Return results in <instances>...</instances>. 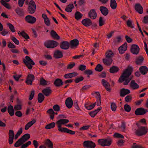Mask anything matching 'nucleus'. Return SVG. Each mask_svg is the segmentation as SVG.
<instances>
[{
    "label": "nucleus",
    "mask_w": 148,
    "mask_h": 148,
    "mask_svg": "<svg viewBox=\"0 0 148 148\" xmlns=\"http://www.w3.org/2000/svg\"><path fill=\"white\" fill-rule=\"evenodd\" d=\"M142 123L144 125L146 124V121L145 119H142L140 120V122L136 124L138 128V130H147L146 127L143 126H141V124Z\"/></svg>",
    "instance_id": "22"
},
{
    "label": "nucleus",
    "mask_w": 148,
    "mask_h": 148,
    "mask_svg": "<svg viewBox=\"0 0 148 148\" xmlns=\"http://www.w3.org/2000/svg\"><path fill=\"white\" fill-rule=\"evenodd\" d=\"M12 40L16 44L18 45L19 44V41L16 38L13 37L12 38Z\"/></svg>",
    "instance_id": "62"
},
{
    "label": "nucleus",
    "mask_w": 148,
    "mask_h": 148,
    "mask_svg": "<svg viewBox=\"0 0 148 148\" xmlns=\"http://www.w3.org/2000/svg\"><path fill=\"white\" fill-rule=\"evenodd\" d=\"M135 8L136 11L140 14H142L143 12V8L139 3H136L135 6Z\"/></svg>",
    "instance_id": "23"
},
{
    "label": "nucleus",
    "mask_w": 148,
    "mask_h": 148,
    "mask_svg": "<svg viewBox=\"0 0 148 148\" xmlns=\"http://www.w3.org/2000/svg\"><path fill=\"white\" fill-rule=\"evenodd\" d=\"M125 140L123 139H119L117 142V145L119 147H122L124 145Z\"/></svg>",
    "instance_id": "49"
},
{
    "label": "nucleus",
    "mask_w": 148,
    "mask_h": 148,
    "mask_svg": "<svg viewBox=\"0 0 148 148\" xmlns=\"http://www.w3.org/2000/svg\"><path fill=\"white\" fill-rule=\"evenodd\" d=\"M82 23L86 27H88L92 24L91 20L88 18H85L82 21Z\"/></svg>",
    "instance_id": "17"
},
{
    "label": "nucleus",
    "mask_w": 148,
    "mask_h": 148,
    "mask_svg": "<svg viewBox=\"0 0 148 148\" xmlns=\"http://www.w3.org/2000/svg\"><path fill=\"white\" fill-rule=\"evenodd\" d=\"M79 43V41L77 39H74L70 41V46L71 48H76Z\"/></svg>",
    "instance_id": "24"
},
{
    "label": "nucleus",
    "mask_w": 148,
    "mask_h": 148,
    "mask_svg": "<svg viewBox=\"0 0 148 148\" xmlns=\"http://www.w3.org/2000/svg\"><path fill=\"white\" fill-rule=\"evenodd\" d=\"M0 2L3 5L5 6L8 9L11 8V7L10 5L3 0H1L0 1Z\"/></svg>",
    "instance_id": "46"
},
{
    "label": "nucleus",
    "mask_w": 148,
    "mask_h": 148,
    "mask_svg": "<svg viewBox=\"0 0 148 148\" xmlns=\"http://www.w3.org/2000/svg\"><path fill=\"white\" fill-rule=\"evenodd\" d=\"M23 62L26 66L29 69H31L32 68V65L35 64V63L33 60L28 56H26L25 59L23 60Z\"/></svg>",
    "instance_id": "5"
},
{
    "label": "nucleus",
    "mask_w": 148,
    "mask_h": 148,
    "mask_svg": "<svg viewBox=\"0 0 148 148\" xmlns=\"http://www.w3.org/2000/svg\"><path fill=\"white\" fill-rule=\"evenodd\" d=\"M111 108L113 111H115L116 110V106L114 103H112L111 104Z\"/></svg>",
    "instance_id": "59"
},
{
    "label": "nucleus",
    "mask_w": 148,
    "mask_h": 148,
    "mask_svg": "<svg viewBox=\"0 0 148 148\" xmlns=\"http://www.w3.org/2000/svg\"><path fill=\"white\" fill-rule=\"evenodd\" d=\"M127 47V44L125 42L122 46L119 47L118 48V50L119 53L121 54H123L126 50Z\"/></svg>",
    "instance_id": "19"
},
{
    "label": "nucleus",
    "mask_w": 148,
    "mask_h": 148,
    "mask_svg": "<svg viewBox=\"0 0 148 148\" xmlns=\"http://www.w3.org/2000/svg\"><path fill=\"white\" fill-rule=\"evenodd\" d=\"M58 43L54 40H49L44 43V45L47 48H52L56 47Z\"/></svg>",
    "instance_id": "8"
},
{
    "label": "nucleus",
    "mask_w": 148,
    "mask_h": 148,
    "mask_svg": "<svg viewBox=\"0 0 148 148\" xmlns=\"http://www.w3.org/2000/svg\"><path fill=\"white\" fill-rule=\"evenodd\" d=\"M106 58L103 59V63L107 65H110L112 62V58L114 55V53L111 50H109L106 52Z\"/></svg>",
    "instance_id": "3"
},
{
    "label": "nucleus",
    "mask_w": 148,
    "mask_h": 148,
    "mask_svg": "<svg viewBox=\"0 0 148 148\" xmlns=\"http://www.w3.org/2000/svg\"><path fill=\"white\" fill-rule=\"evenodd\" d=\"M83 146L88 148H94L96 145L93 142L89 140L85 141L83 143Z\"/></svg>",
    "instance_id": "9"
},
{
    "label": "nucleus",
    "mask_w": 148,
    "mask_h": 148,
    "mask_svg": "<svg viewBox=\"0 0 148 148\" xmlns=\"http://www.w3.org/2000/svg\"><path fill=\"white\" fill-rule=\"evenodd\" d=\"M69 120L66 119H62L58 121L56 124L58 128V130H69L65 127H62V125L69 122Z\"/></svg>",
    "instance_id": "7"
},
{
    "label": "nucleus",
    "mask_w": 148,
    "mask_h": 148,
    "mask_svg": "<svg viewBox=\"0 0 148 148\" xmlns=\"http://www.w3.org/2000/svg\"><path fill=\"white\" fill-rule=\"evenodd\" d=\"M99 144L102 146H109L112 142V139L108 137L106 138L99 139L98 140Z\"/></svg>",
    "instance_id": "4"
},
{
    "label": "nucleus",
    "mask_w": 148,
    "mask_h": 148,
    "mask_svg": "<svg viewBox=\"0 0 148 148\" xmlns=\"http://www.w3.org/2000/svg\"><path fill=\"white\" fill-rule=\"evenodd\" d=\"M44 98L45 97L41 93L38 94V100L39 103H41L44 100Z\"/></svg>",
    "instance_id": "38"
},
{
    "label": "nucleus",
    "mask_w": 148,
    "mask_h": 148,
    "mask_svg": "<svg viewBox=\"0 0 148 148\" xmlns=\"http://www.w3.org/2000/svg\"><path fill=\"white\" fill-rule=\"evenodd\" d=\"M103 69V66L100 64H98L97 65L95 69L96 71L100 72Z\"/></svg>",
    "instance_id": "51"
},
{
    "label": "nucleus",
    "mask_w": 148,
    "mask_h": 148,
    "mask_svg": "<svg viewBox=\"0 0 148 148\" xmlns=\"http://www.w3.org/2000/svg\"><path fill=\"white\" fill-rule=\"evenodd\" d=\"M99 10L102 14L104 16H106L108 14L109 11L108 9L105 6H100L99 8Z\"/></svg>",
    "instance_id": "21"
},
{
    "label": "nucleus",
    "mask_w": 148,
    "mask_h": 148,
    "mask_svg": "<svg viewBox=\"0 0 148 148\" xmlns=\"http://www.w3.org/2000/svg\"><path fill=\"white\" fill-rule=\"evenodd\" d=\"M54 110L56 111H59L60 110V107L59 105L56 104L54 105L53 107Z\"/></svg>",
    "instance_id": "61"
},
{
    "label": "nucleus",
    "mask_w": 148,
    "mask_h": 148,
    "mask_svg": "<svg viewBox=\"0 0 148 148\" xmlns=\"http://www.w3.org/2000/svg\"><path fill=\"white\" fill-rule=\"evenodd\" d=\"M54 56L56 58H61L62 57L63 54L62 52L59 50H57L54 52Z\"/></svg>",
    "instance_id": "31"
},
{
    "label": "nucleus",
    "mask_w": 148,
    "mask_h": 148,
    "mask_svg": "<svg viewBox=\"0 0 148 148\" xmlns=\"http://www.w3.org/2000/svg\"><path fill=\"white\" fill-rule=\"evenodd\" d=\"M147 132V130H136L135 134L138 136L145 135Z\"/></svg>",
    "instance_id": "26"
},
{
    "label": "nucleus",
    "mask_w": 148,
    "mask_h": 148,
    "mask_svg": "<svg viewBox=\"0 0 148 148\" xmlns=\"http://www.w3.org/2000/svg\"><path fill=\"white\" fill-rule=\"evenodd\" d=\"M20 34L21 36L26 40L29 38V36L25 32H21Z\"/></svg>",
    "instance_id": "54"
},
{
    "label": "nucleus",
    "mask_w": 148,
    "mask_h": 148,
    "mask_svg": "<svg viewBox=\"0 0 148 148\" xmlns=\"http://www.w3.org/2000/svg\"><path fill=\"white\" fill-rule=\"evenodd\" d=\"M132 148H145L141 145H137L136 143H133L131 147Z\"/></svg>",
    "instance_id": "52"
},
{
    "label": "nucleus",
    "mask_w": 148,
    "mask_h": 148,
    "mask_svg": "<svg viewBox=\"0 0 148 148\" xmlns=\"http://www.w3.org/2000/svg\"><path fill=\"white\" fill-rule=\"evenodd\" d=\"M65 104L68 108H71L73 105V101L71 97H68L66 99L65 101Z\"/></svg>",
    "instance_id": "18"
},
{
    "label": "nucleus",
    "mask_w": 148,
    "mask_h": 148,
    "mask_svg": "<svg viewBox=\"0 0 148 148\" xmlns=\"http://www.w3.org/2000/svg\"><path fill=\"white\" fill-rule=\"evenodd\" d=\"M140 73L143 75L146 74L148 71L147 67L145 66H142L139 68Z\"/></svg>",
    "instance_id": "27"
},
{
    "label": "nucleus",
    "mask_w": 148,
    "mask_h": 148,
    "mask_svg": "<svg viewBox=\"0 0 148 148\" xmlns=\"http://www.w3.org/2000/svg\"><path fill=\"white\" fill-rule=\"evenodd\" d=\"M40 84L42 85H45L47 84V81L43 78H41L40 79Z\"/></svg>",
    "instance_id": "63"
},
{
    "label": "nucleus",
    "mask_w": 148,
    "mask_h": 148,
    "mask_svg": "<svg viewBox=\"0 0 148 148\" xmlns=\"http://www.w3.org/2000/svg\"><path fill=\"white\" fill-rule=\"evenodd\" d=\"M110 5L111 8L113 10L116 8V3L115 0H111Z\"/></svg>",
    "instance_id": "41"
},
{
    "label": "nucleus",
    "mask_w": 148,
    "mask_h": 148,
    "mask_svg": "<svg viewBox=\"0 0 148 148\" xmlns=\"http://www.w3.org/2000/svg\"><path fill=\"white\" fill-rule=\"evenodd\" d=\"M119 68L116 66H113L110 69V73H117L119 70Z\"/></svg>",
    "instance_id": "39"
},
{
    "label": "nucleus",
    "mask_w": 148,
    "mask_h": 148,
    "mask_svg": "<svg viewBox=\"0 0 148 148\" xmlns=\"http://www.w3.org/2000/svg\"><path fill=\"white\" fill-rule=\"evenodd\" d=\"M52 90L49 87L45 88L42 90V93L46 96H48L51 93Z\"/></svg>",
    "instance_id": "33"
},
{
    "label": "nucleus",
    "mask_w": 148,
    "mask_h": 148,
    "mask_svg": "<svg viewBox=\"0 0 148 148\" xmlns=\"http://www.w3.org/2000/svg\"><path fill=\"white\" fill-rule=\"evenodd\" d=\"M86 69V66L84 65H80L79 67V69L81 71H83L84 70Z\"/></svg>",
    "instance_id": "64"
},
{
    "label": "nucleus",
    "mask_w": 148,
    "mask_h": 148,
    "mask_svg": "<svg viewBox=\"0 0 148 148\" xmlns=\"http://www.w3.org/2000/svg\"><path fill=\"white\" fill-rule=\"evenodd\" d=\"M97 95L96 98H97V105L98 106H99L101 105V96L99 92H96Z\"/></svg>",
    "instance_id": "42"
},
{
    "label": "nucleus",
    "mask_w": 148,
    "mask_h": 148,
    "mask_svg": "<svg viewBox=\"0 0 148 148\" xmlns=\"http://www.w3.org/2000/svg\"><path fill=\"white\" fill-rule=\"evenodd\" d=\"M60 132L62 133H66L69 134H75V132L72 130H59Z\"/></svg>",
    "instance_id": "47"
},
{
    "label": "nucleus",
    "mask_w": 148,
    "mask_h": 148,
    "mask_svg": "<svg viewBox=\"0 0 148 148\" xmlns=\"http://www.w3.org/2000/svg\"><path fill=\"white\" fill-rule=\"evenodd\" d=\"M83 16V15L79 12H76L75 14V18L77 20L80 19Z\"/></svg>",
    "instance_id": "43"
},
{
    "label": "nucleus",
    "mask_w": 148,
    "mask_h": 148,
    "mask_svg": "<svg viewBox=\"0 0 148 148\" xmlns=\"http://www.w3.org/2000/svg\"><path fill=\"white\" fill-rule=\"evenodd\" d=\"M144 60V58L142 56L138 57L136 59V61L137 64L141 65Z\"/></svg>",
    "instance_id": "36"
},
{
    "label": "nucleus",
    "mask_w": 148,
    "mask_h": 148,
    "mask_svg": "<svg viewBox=\"0 0 148 148\" xmlns=\"http://www.w3.org/2000/svg\"><path fill=\"white\" fill-rule=\"evenodd\" d=\"M55 126V123L54 122L47 125L45 127L46 129H49L53 128Z\"/></svg>",
    "instance_id": "48"
},
{
    "label": "nucleus",
    "mask_w": 148,
    "mask_h": 148,
    "mask_svg": "<svg viewBox=\"0 0 148 148\" xmlns=\"http://www.w3.org/2000/svg\"><path fill=\"white\" fill-rule=\"evenodd\" d=\"M84 79V77L82 76H79L77 77L75 80V81L76 83H77L80 81H82Z\"/></svg>",
    "instance_id": "56"
},
{
    "label": "nucleus",
    "mask_w": 148,
    "mask_h": 148,
    "mask_svg": "<svg viewBox=\"0 0 148 148\" xmlns=\"http://www.w3.org/2000/svg\"><path fill=\"white\" fill-rule=\"evenodd\" d=\"M23 130H18L14 137L15 139H16L22 132Z\"/></svg>",
    "instance_id": "60"
},
{
    "label": "nucleus",
    "mask_w": 148,
    "mask_h": 148,
    "mask_svg": "<svg viewBox=\"0 0 148 148\" xmlns=\"http://www.w3.org/2000/svg\"><path fill=\"white\" fill-rule=\"evenodd\" d=\"M113 136L114 137L116 138H124V136L121 134L115 133L114 134Z\"/></svg>",
    "instance_id": "55"
},
{
    "label": "nucleus",
    "mask_w": 148,
    "mask_h": 148,
    "mask_svg": "<svg viewBox=\"0 0 148 148\" xmlns=\"http://www.w3.org/2000/svg\"><path fill=\"white\" fill-rule=\"evenodd\" d=\"M148 111L142 108H137L135 111V114L137 115H143L145 114Z\"/></svg>",
    "instance_id": "10"
},
{
    "label": "nucleus",
    "mask_w": 148,
    "mask_h": 148,
    "mask_svg": "<svg viewBox=\"0 0 148 148\" xmlns=\"http://www.w3.org/2000/svg\"><path fill=\"white\" fill-rule=\"evenodd\" d=\"M101 83L103 86L105 87L108 91H110V89L109 88L110 84L105 79H103L102 80Z\"/></svg>",
    "instance_id": "32"
},
{
    "label": "nucleus",
    "mask_w": 148,
    "mask_h": 148,
    "mask_svg": "<svg viewBox=\"0 0 148 148\" xmlns=\"http://www.w3.org/2000/svg\"><path fill=\"white\" fill-rule=\"evenodd\" d=\"M96 103H94L93 104L90 105L88 106L87 104H86L85 105V108L88 110H89L92 109L95 106Z\"/></svg>",
    "instance_id": "50"
},
{
    "label": "nucleus",
    "mask_w": 148,
    "mask_h": 148,
    "mask_svg": "<svg viewBox=\"0 0 148 148\" xmlns=\"http://www.w3.org/2000/svg\"><path fill=\"white\" fill-rule=\"evenodd\" d=\"M130 86L134 90L137 89L139 87V86L134 80H132L130 83Z\"/></svg>",
    "instance_id": "28"
},
{
    "label": "nucleus",
    "mask_w": 148,
    "mask_h": 148,
    "mask_svg": "<svg viewBox=\"0 0 148 148\" xmlns=\"http://www.w3.org/2000/svg\"><path fill=\"white\" fill-rule=\"evenodd\" d=\"M140 48L137 45H133L131 49V51L133 54L134 55H137L139 51Z\"/></svg>",
    "instance_id": "11"
},
{
    "label": "nucleus",
    "mask_w": 148,
    "mask_h": 148,
    "mask_svg": "<svg viewBox=\"0 0 148 148\" xmlns=\"http://www.w3.org/2000/svg\"><path fill=\"white\" fill-rule=\"evenodd\" d=\"M30 138V135L29 134H26L22 136L14 144V146L18 147L23 144Z\"/></svg>",
    "instance_id": "2"
},
{
    "label": "nucleus",
    "mask_w": 148,
    "mask_h": 148,
    "mask_svg": "<svg viewBox=\"0 0 148 148\" xmlns=\"http://www.w3.org/2000/svg\"><path fill=\"white\" fill-rule=\"evenodd\" d=\"M9 29L11 31L13 32H14L15 31L14 26L11 23H8L7 24Z\"/></svg>",
    "instance_id": "58"
},
{
    "label": "nucleus",
    "mask_w": 148,
    "mask_h": 148,
    "mask_svg": "<svg viewBox=\"0 0 148 148\" xmlns=\"http://www.w3.org/2000/svg\"><path fill=\"white\" fill-rule=\"evenodd\" d=\"M101 110L100 108H98L97 109L93 111L90 112L89 113L90 115L92 117H94L97 114V113Z\"/></svg>",
    "instance_id": "40"
},
{
    "label": "nucleus",
    "mask_w": 148,
    "mask_h": 148,
    "mask_svg": "<svg viewBox=\"0 0 148 148\" xmlns=\"http://www.w3.org/2000/svg\"><path fill=\"white\" fill-rule=\"evenodd\" d=\"M88 16L91 19H94L97 16V14L94 9L91 10L88 13Z\"/></svg>",
    "instance_id": "13"
},
{
    "label": "nucleus",
    "mask_w": 148,
    "mask_h": 148,
    "mask_svg": "<svg viewBox=\"0 0 148 148\" xmlns=\"http://www.w3.org/2000/svg\"><path fill=\"white\" fill-rule=\"evenodd\" d=\"M25 20L28 23L33 24L36 22V20L34 17L30 15H28L25 17Z\"/></svg>",
    "instance_id": "12"
},
{
    "label": "nucleus",
    "mask_w": 148,
    "mask_h": 148,
    "mask_svg": "<svg viewBox=\"0 0 148 148\" xmlns=\"http://www.w3.org/2000/svg\"><path fill=\"white\" fill-rule=\"evenodd\" d=\"M124 108L125 111L127 112H129L131 110V107L130 106L127 104H125Z\"/></svg>",
    "instance_id": "57"
},
{
    "label": "nucleus",
    "mask_w": 148,
    "mask_h": 148,
    "mask_svg": "<svg viewBox=\"0 0 148 148\" xmlns=\"http://www.w3.org/2000/svg\"><path fill=\"white\" fill-rule=\"evenodd\" d=\"M35 120L33 119L27 123L25 126V130H28L31 126L35 122Z\"/></svg>",
    "instance_id": "44"
},
{
    "label": "nucleus",
    "mask_w": 148,
    "mask_h": 148,
    "mask_svg": "<svg viewBox=\"0 0 148 148\" xmlns=\"http://www.w3.org/2000/svg\"><path fill=\"white\" fill-rule=\"evenodd\" d=\"M8 112L11 116H13L14 114V110L13 107L11 105L9 106L8 108Z\"/></svg>",
    "instance_id": "34"
},
{
    "label": "nucleus",
    "mask_w": 148,
    "mask_h": 148,
    "mask_svg": "<svg viewBox=\"0 0 148 148\" xmlns=\"http://www.w3.org/2000/svg\"><path fill=\"white\" fill-rule=\"evenodd\" d=\"M50 34L52 37L54 39H59L60 37L57 34L56 32L53 30H51L50 32Z\"/></svg>",
    "instance_id": "37"
},
{
    "label": "nucleus",
    "mask_w": 148,
    "mask_h": 148,
    "mask_svg": "<svg viewBox=\"0 0 148 148\" xmlns=\"http://www.w3.org/2000/svg\"><path fill=\"white\" fill-rule=\"evenodd\" d=\"M54 84L57 87H60L63 85V82L61 79L57 78L55 80Z\"/></svg>",
    "instance_id": "30"
},
{
    "label": "nucleus",
    "mask_w": 148,
    "mask_h": 148,
    "mask_svg": "<svg viewBox=\"0 0 148 148\" xmlns=\"http://www.w3.org/2000/svg\"><path fill=\"white\" fill-rule=\"evenodd\" d=\"M74 7L73 4H70L68 5L65 8V10L67 12H70L72 11V9Z\"/></svg>",
    "instance_id": "45"
},
{
    "label": "nucleus",
    "mask_w": 148,
    "mask_h": 148,
    "mask_svg": "<svg viewBox=\"0 0 148 148\" xmlns=\"http://www.w3.org/2000/svg\"><path fill=\"white\" fill-rule=\"evenodd\" d=\"M31 142L30 141H29L25 143V144H23L21 145V148H25L27 147L29 145L31 144Z\"/></svg>",
    "instance_id": "53"
},
{
    "label": "nucleus",
    "mask_w": 148,
    "mask_h": 148,
    "mask_svg": "<svg viewBox=\"0 0 148 148\" xmlns=\"http://www.w3.org/2000/svg\"><path fill=\"white\" fill-rule=\"evenodd\" d=\"M130 93V91L128 89L122 88L120 91V95L122 97H124L125 95Z\"/></svg>",
    "instance_id": "25"
},
{
    "label": "nucleus",
    "mask_w": 148,
    "mask_h": 148,
    "mask_svg": "<svg viewBox=\"0 0 148 148\" xmlns=\"http://www.w3.org/2000/svg\"><path fill=\"white\" fill-rule=\"evenodd\" d=\"M45 144L48 146L49 148H53V145L52 142L49 139H47L45 140Z\"/></svg>",
    "instance_id": "35"
},
{
    "label": "nucleus",
    "mask_w": 148,
    "mask_h": 148,
    "mask_svg": "<svg viewBox=\"0 0 148 148\" xmlns=\"http://www.w3.org/2000/svg\"><path fill=\"white\" fill-rule=\"evenodd\" d=\"M77 75V73L75 72L71 73L66 74L64 75V77L65 79H69Z\"/></svg>",
    "instance_id": "29"
},
{
    "label": "nucleus",
    "mask_w": 148,
    "mask_h": 148,
    "mask_svg": "<svg viewBox=\"0 0 148 148\" xmlns=\"http://www.w3.org/2000/svg\"><path fill=\"white\" fill-rule=\"evenodd\" d=\"M8 135V143L10 144H11L13 142V139L14 135V134L13 131V130H9Z\"/></svg>",
    "instance_id": "14"
},
{
    "label": "nucleus",
    "mask_w": 148,
    "mask_h": 148,
    "mask_svg": "<svg viewBox=\"0 0 148 148\" xmlns=\"http://www.w3.org/2000/svg\"><path fill=\"white\" fill-rule=\"evenodd\" d=\"M131 73L130 70L127 69L124 71L122 75L119 78V82H122L124 81V84L125 85H127L128 84L132 78L129 77V76L131 75Z\"/></svg>",
    "instance_id": "1"
},
{
    "label": "nucleus",
    "mask_w": 148,
    "mask_h": 148,
    "mask_svg": "<svg viewBox=\"0 0 148 148\" xmlns=\"http://www.w3.org/2000/svg\"><path fill=\"white\" fill-rule=\"evenodd\" d=\"M28 11L31 14L34 13L36 11V5L35 2L33 0H31L28 5Z\"/></svg>",
    "instance_id": "6"
},
{
    "label": "nucleus",
    "mask_w": 148,
    "mask_h": 148,
    "mask_svg": "<svg viewBox=\"0 0 148 148\" xmlns=\"http://www.w3.org/2000/svg\"><path fill=\"white\" fill-rule=\"evenodd\" d=\"M16 13L20 17H23L25 13L23 9L18 7L15 10Z\"/></svg>",
    "instance_id": "16"
},
{
    "label": "nucleus",
    "mask_w": 148,
    "mask_h": 148,
    "mask_svg": "<svg viewBox=\"0 0 148 148\" xmlns=\"http://www.w3.org/2000/svg\"><path fill=\"white\" fill-rule=\"evenodd\" d=\"M127 47V44L125 42L122 46L119 47L118 48V50L119 53L121 54H123L126 50Z\"/></svg>",
    "instance_id": "20"
},
{
    "label": "nucleus",
    "mask_w": 148,
    "mask_h": 148,
    "mask_svg": "<svg viewBox=\"0 0 148 148\" xmlns=\"http://www.w3.org/2000/svg\"><path fill=\"white\" fill-rule=\"evenodd\" d=\"M69 43L67 41H64L61 42L60 44V47L61 48L63 49H68L69 48Z\"/></svg>",
    "instance_id": "15"
}]
</instances>
